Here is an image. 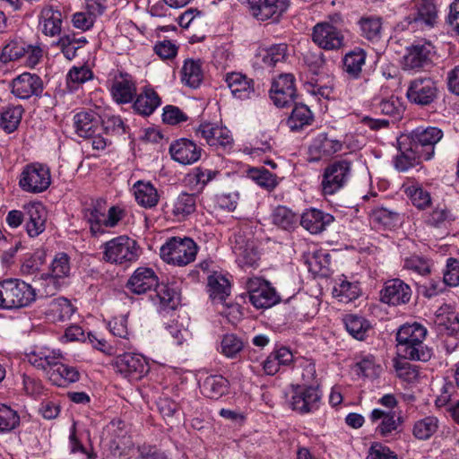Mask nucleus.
Instances as JSON below:
<instances>
[{
  "mask_svg": "<svg viewBox=\"0 0 459 459\" xmlns=\"http://www.w3.org/2000/svg\"><path fill=\"white\" fill-rule=\"evenodd\" d=\"M427 333V328L417 322L400 326L396 333L398 356L409 360H429L433 351L424 342Z\"/></svg>",
  "mask_w": 459,
  "mask_h": 459,
  "instance_id": "1",
  "label": "nucleus"
},
{
  "mask_svg": "<svg viewBox=\"0 0 459 459\" xmlns=\"http://www.w3.org/2000/svg\"><path fill=\"white\" fill-rule=\"evenodd\" d=\"M35 299V289L25 281L13 278L0 281V308L16 309L24 307Z\"/></svg>",
  "mask_w": 459,
  "mask_h": 459,
  "instance_id": "2",
  "label": "nucleus"
},
{
  "mask_svg": "<svg viewBox=\"0 0 459 459\" xmlns=\"http://www.w3.org/2000/svg\"><path fill=\"white\" fill-rule=\"evenodd\" d=\"M102 259L112 264H127L140 256L137 242L126 235H121L105 242L101 246Z\"/></svg>",
  "mask_w": 459,
  "mask_h": 459,
  "instance_id": "3",
  "label": "nucleus"
},
{
  "mask_svg": "<svg viewBox=\"0 0 459 459\" xmlns=\"http://www.w3.org/2000/svg\"><path fill=\"white\" fill-rule=\"evenodd\" d=\"M197 251V245L192 238L173 237L161 246L160 255L169 264L186 266L195 261Z\"/></svg>",
  "mask_w": 459,
  "mask_h": 459,
  "instance_id": "4",
  "label": "nucleus"
},
{
  "mask_svg": "<svg viewBox=\"0 0 459 459\" xmlns=\"http://www.w3.org/2000/svg\"><path fill=\"white\" fill-rule=\"evenodd\" d=\"M352 176L350 160H340L328 164L321 176L320 187L323 195H333L344 188Z\"/></svg>",
  "mask_w": 459,
  "mask_h": 459,
  "instance_id": "5",
  "label": "nucleus"
},
{
  "mask_svg": "<svg viewBox=\"0 0 459 459\" xmlns=\"http://www.w3.org/2000/svg\"><path fill=\"white\" fill-rule=\"evenodd\" d=\"M18 185L26 193L40 194L45 192L51 185L49 167L39 162L25 165L19 175Z\"/></svg>",
  "mask_w": 459,
  "mask_h": 459,
  "instance_id": "6",
  "label": "nucleus"
},
{
  "mask_svg": "<svg viewBox=\"0 0 459 459\" xmlns=\"http://www.w3.org/2000/svg\"><path fill=\"white\" fill-rule=\"evenodd\" d=\"M321 401L322 394L317 387L303 384L292 386L289 403L293 411L308 414L319 409Z\"/></svg>",
  "mask_w": 459,
  "mask_h": 459,
  "instance_id": "7",
  "label": "nucleus"
},
{
  "mask_svg": "<svg viewBox=\"0 0 459 459\" xmlns=\"http://www.w3.org/2000/svg\"><path fill=\"white\" fill-rule=\"evenodd\" d=\"M114 368L128 381H137L148 374L150 364L148 359L140 353L125 352L115 359Z\"/></svg>",
  "mask_w": 459,
  "mask_h": 459,
  "instance_id": "8",
  "label": "nucleus"
},
{
  "mask_svg": "<svg viewBox=\"0 0 459 459\" xmlns=\"http://www.w3.org/2000/svg\"><path fill=\"white\" fill-rule=\"evenodd\" d=\"M250 303L256 308H268L279 302V296L271 283L264 279L253 277L247 281Z\"/></svg>",
  "mask_w": 459,
  "mask_h": 459,
  "instance_id": "9",
  "label": "nucleus"
},
{
  "mask_svg": "<svg viewBox=\"0 0 459 459\" xmlns=\"http://www.w3.org/2000/svg\"><path fill=\"white\" fill-rule=\"evenodd\" d=\"M70 274V257L65 253H57L50 263L48 273L41 276V279L47 281L49 287V290H46L45 292L52 294L53 291L65 284Z\"/></svg>",
  "mask_w": 459,
  "mask_h": 459,
  "instance_id": "10",
  "label": "nucleus"
},
{
  "mask_svg": "<svg viewBox=\"0 0 459 459\" xmlns=\"http://www.w3.org/2000/svg\"><path fill=\"white\" fill-rule=\"evenodd\" d=\"M43 91V81L36 74L24 72L14 77L11 82L12 93L15 98L20 100L40 97Z\"/></svg>",
  "mask_w": 459,
  "mask_h": 459,
  "instance_id": "11",
  "label": "nucleus"
},
{
  "mask_svg": "<svg viewBox=\"0 0 459 459\" xmlns=\"http://www.w3.org/2000/svg\"><path fill=\"white\" fill-rule=\"evenodd\" d=\"M442 137L443 132L437 127H417L411 134V143L420 150L424 160H429L434 157L435 145Z\"/></svg>",
  "mask_w": 459,
  "mask_h": 459,
  "instance_id": "12",
  "label": "nucleus"
},
{
  "mask_svg": "<svg viewBox=\"0 0 459 459\" xmlns=\"http://www.w3.org/2000/svg\"><path fill=\"white\" fill-rule=\"evenodd\" d=\"M68 447L71 454H79L83 459H95L90 430L82 424L74 422L69 429Z\"/></svg>",
  "mask_w": 459,
  "mask_h": 459,
  "instance_id": "13",
  "label": "nucleus"
},
{
  "mask_svg": "<svg viewBox=\"0 0 459 459\" xmlns=\"http://www.w3.org/2000/svg\"><path fill=\"white\" fill-rule=\"evenodd\" d=\"M136 81L127 74L119 72L109 81V91L113 100L117 104H127L136 96Z\"/></svg>",
  "mask_w": 459,
  "mask_h": 459,
  "instance_id": "14",
  "label": "nucleus"
},
{
  "mask_svg": "<svg viewBox=\"0 0 459 459\" xmlns=\"http://www.w3.org/2000/svg\"><path fill=\"white\" fill-rule=\"evenodd\" d=\"M313 41L325 50H338L344 46L342 32L330 22H319L313 28Z\"/></svg>",
  "mask_w": 459,
  "mask_h": 459,
  "instance_id": "15",
  "label": "nucleus"
},
{
  "mask_svg": "<svg viewBox=\"0 0 459 459\" xmlns=\"http://www.w3.org/2000/svg\"><path fill=\"white\" fill-rule=\"evenodd\" d=\"M269 93L273 104L279 108L291 104L296 98L294 76L290 74L278 76L272 82Z\"/></svg>",
  "mask_w": 459,
  "mask_h": 459,
  "instance_id": "16",
  "label": "nucleus"
},
{
  "mask_svg": "<svg viewBox=\"0 0 459 459\" xmlns=\"http://www.w3.org/2000/svg\"><path fill=\"white\" fill-rule=\"evenodd\" d=\"M195 135L210 146H230L233 143L230 130L219 123L203 122L195 128Z\"/></svg>",
  "mask_w": 459,
  "mask_h": 459,
  "instance_id": "17",
  "label": "nucleus"
},
{
  "mask_svg": "<svg viewBox=\"0 0 459 459\" xmlns=\"http://www.w3.org/2000/svg\"><path fill=\"white\" fill-rule=\"evenodd\" d=\"M437 94V84L429 77L412 81L406 92V96L411 102L421 106H426L433 102Z\"/></svg>",
  "mask_w": 459,
  "mask_h": 459,
  "instance_id": "18",
  "label": "nucleus"
},
{
  "mask_svg": "<svg viewBox=\"0 0 459 459\" xmlns=\"http://www.w3.org/2000/svg\"><path fill=\"white\" fill-rule=\"evenodd\" d=\"M411 297V289L400 279H391L385 282L380 291V300L391 306L406 304Z\"/></svg>",
  "mask_w": 459,
  "mask_h": 459,
  "instance_id": "19",
  "label": "nucleus"
},
{
  "mask_svg": "<svg viewBox=\"0 0 459 459\" xmlns=\"http://www.w3.org/2000/svg\"><path fill=\"white\" fill-rule=\"evenodd\" d=\"M435 55L433 45L429 41H419L407 48L403 57L406 69H418L428 65Z\"/></svg>",
  "mask_w": 459,
  "mask_h": 459,
  "instance_id": "20",
  "label": "nucleus"
},
{
  "mask_svg": "<svg viewBox=\"0 0 459 459\" xmlns=\"http://www.w3.org/2000/svg\"><path fill=\"white\" fill-rule=\"evenodd\" d=\"M169 153L175 161L182 165H191L200 160L202 148L192 140L181 138L170 144Z\"/></svg>",
  "mask_w": 459,
  "mask_h": 459,
  "instance_id": "21",
  "label": "nucleus"
},
{
  "mask_svg": "<svg viewBox=\"0 0 459 459\" xmlns=\"http://www.w3.org/2000/svg\"><path fill=\"white\" fill-rule=\"evenodd\" d=\"M232 250L238 264L244 270L258 266L259 253L253 241L246 240L242 236H235Z\"/></svg>",
  "mask_w": 459,
  "mask_h": 459,
  "instance_id": "22",
  "label": "nucleus"
},
{
  "mask_svg": "<svg viewBox=\"0 0 459 459\" xmlns=\"http://www.w3.org/2000/svg\"><path fill=\"white\" fill-rule=\"evenodd\" d=\"M300 225L311 234H319L333 221V216L316 208L306 209L300 215Z\"/></svg>",
  "mask_w": 459,
  "mask_h": 459,
  "instance_id": "23",
  "label": "nucleus"
},
{
  "mask_svg": "<svg viewBox=\"0 0 459 459\" xmlns=\"http://www.w3.org/2000/svg\"><path fill=\"white\" fill-rule=\"evenodd\" d=\"M159 284V280L154 271L148 267H139L130 276L127 288L134 294L146 293Z\"/></svg>",
  "mask_w": 459,
  "mask_h": 459,
  "instance_id": "24",
  "label": "nucleus"
},
{
  "mask_svg": "<svg viewBox=\"0 0 459 459\" xmlns=\"http://www.w3.org/2000/svg\"><path fill=\"white\" fill-rule=\"evenodd\" d=\"M26 221V231L30 237H38L45 230L47 212L44 205L39 202H33L23 207Z\"/></svg>",
  "mask_w": 459,
  "mask_h": 459,
  "instance_id": "25",
  "label": "nucleus"
},
{
  "mask_svg": "<svg viewBox=\"0 0 459 459\" xmlns=\"http://www.w3.org/2000/svg\"><path fill=\"white\" fill-rule=\"evenodd\" d=\"M251 14L258 21H278L288 9V2H246Z\"/></svg>",
  "mask_w": 459,
  "mask_h": 459,
  "instance_id": "26",
  "label": "nucleus"
},
{
  "mask_svg": "<svg viewBox=\"0 0 459 459\" xmlns=\"http://www.w3.org/2000/svg\"><path fill=\"white\" fill-rule=\"evenodd\" d=\"M342 149V143L325 134H318L309 146L310 160L314 161L320 160L329 157Z\"/></svg>",
  "mask_w": 459,
  "mask_h": 459,
  "instance_id": "27",
  "label": "nucleus"
},
{
  "mask_svg": "<svg viewBox=\"0 0 459 459\" xmlns=\"http://www.w3.org/2000/svg\"><path fill=\"white\" fill-rule=\"evenodd\" d=\"M288 47L284 43L259 48L255 56V64L261 68H273L287 57Z\"/></svg>",
  "mask_w": 459,
  "mask_h": 459,
  "instance_id": "28",
  "label": "nucleus"
},
{
  "mask_svg": "<svg viewBox=\"0 0 459 459\" xmlns=\"http://www.w3.org/2000/svg\"><path fill=\"white\" fill-rule=\"evenodd\" d=\"M28 361L35 368L42 369L48 373L57 365L63 356L59 350H54L48 347L37 348L27 355Z\"/></svg>",
  "mask_w": 459,
  "mask_h": 459,
  "instance_id": "29",
  "label": "nucleus"
},
{
  "mask_svg": "<svg viewBox=\"0 0 459 459\" xmlns=\"http://www.w3.org/2000/svg\"><path fill=\"white\" fill-rule=\"evenodd\" d=\"M361 295V288L359 281H351L345 275H341L334 280L333 296L339 302L350 303Z\"/></svg>",
  "mask_w": 459,
  "mask_h": 459,
  "instance_id": "30",
  "label": "nucleus"
},
{
  "mask_svg": "<svg viewBox=\"0 0 459 459\" xmlns=\"http://www.w3.org/2000/svg\"><path fill=\"white\" fill-rule=\"evenodd\" d=\"M63 24L62 13L50 5L45 6L39 15V29L48 37H56L61 33Z\"/></svg>",
  "mask_w": 459,
  "mask_h": 459,
  "instance_id": "31",
  "label": "nucleus"
},
{
  "mask_svg": "<svg viewBox=\"0 0 459 459\" xmlns=\"http://www.w3.org/2000/svg\"><path fill=\"white\" fill-rule=\"evenodd\" d=\"M225 82L235 99L247 100L254 94L253 81L240 73L228 74Z\"/></svg>",
  "mask_w": 459,
  "mask_h": 459,
  "instance_id": "32",
  "label": "nucleus"
},
{
  "mask_svg": "<svg viewBox=\"0 0 459 459\" xmlns=\"http://www.w3.org/2000/svg\"><path fill=\"white\" fill-rule=\"evenodd\" d=\"M132 193L136 203L143 208H153L160 200L158 190L149 181H136L132 186Z\"/></svg>",
  "mask_w": 459,
  "mask_h": 459,
  "instance_id": "33",
  "label": "nucleus"
},
{
  "mask_svg": "<svg viewBox=\"0 0 459 459\" xmlns=\"http://www.w3.org/2000/svg\"><path fill=\"white\" fill-rule=\"evenodd\" d=\"M421 160L422 152L410 142L408 145L400 143L394 163L397 170L404 172L418 165Z\"/></svg>",
  "mask_w": 459,
  "mask_h": 459,
  "instance_id": "34",
  "label": "nucleus"
},
{
  "mask_svg": "<svg viewBox=\"0 0 459 459\" xmlns=\"http://www.w3.org/2000/svg\"><path fill=\"white\" fill-rule=\"evenodd\" d=\"M369 419L372 423H377V431L382 437L389 436L396 430L399 424V417L393 411L374 409L369 415Z\"/></svg>",
  "mask_w": 459,
  "mask_h": 459,
  "instance_id": "35",
  "label": "nucleus"
},
{
  "mask_svg": "<svg viewBox=\"0 0 459 459\" xmlns=\"http://www.w3.org/2000/svg\"><path fill=\"white\" fill-rule=\"evenodd\" d=\"M230 382L221 375L207 376L201 383V393L207 398L218 400L228 394Z\"/></svg>",
  "mask_w": 459,
  "mask_h": 459,
  "instance_id": "36",
  "label": "nucleus"
},
{
  "mask_svg": "<svg viewBox=\"0 0 459 459\" xmlns=\"http://www.w3.org/2000/svg\"><path fill=\"white\" fill-rule=\"evenodd\" d=\"M231 290V283L228 275L219 272L208 277V291L213 301L224 302Z\"/></svg>",
  "mask_w": 459,
  "mask_h": 459,
  "instance_id": "37",
  "label": "nucleus"
},
{
  "mask_svg": "<svg viewBox=\"0 0 459 459\" xmlns=\"http://www.w3.org/2000/svg\"><path fill=\"white\" fill-rule=\"evenodd\" d=\"M180 79L184 85L192 89L198 88L204 80L202 61L200 59H186L181 68Z\"/></svg>",
  "mask_w": 459,
  "mask_h": 459,
  "instance_id": "38",
  "label": "nucleus"
},
{
  "mask_svg": "<svg viewBox=\"0 0 459 459\" xmlns=\"http://www.w3.org/2000/svg\"><path fill=\"white\" fill-rule=\"evenodd\" d=\"M153 302L160 312H168L175 309L179 304V293L168 284H158Z\"/></svg>",
  "mask_w": 459,
  "mask_h": 459,
  "instance_id": "39",
  "label": "nucleus"
},
{
  "mask_svg": "<svg viewBox=\"0 0 459 459\" xmlns=\"http://www.w3.org/2000/svg\"><path fill=\"white\" fill-rule=\"evenodd\" d=\"M161 104L158 93L150 87H145L140 94H136L134 109L140 115H152Z\"/></svg>",
  "mask_w": 459,
  "mask_h": 459,
  "instance_id": "40",
  "label": "nucleus"
},
{
  "mask_svg": "<svg viewBox=\"0 0 459 459\" xmlns=\"http://www.w3.org/2000/svg\"><path fill=\"white\" fill-rule=\"evenodd\" d=\"M74 311L75 307L69 299L58 297L48 303L46 316L50 321L59 322L70 319Z\"/></svg>",
  "mask_w": 459,
  "mask_h": 459,
  "instance_id": "41",
  "label": "nucleus"
},
{
  "mask_svg": "<svg viewBox=\"0 0 459 459\" xmlns=\"http://www.w3.org/2000/svg\"><path fill=\"white\" fill-rule=\"evenodd\" d=\"M49 381L56 386H65L68 384L77 382L80 373L76 368L57 362L52 370L47 373Z\"/></svg>",
  "mask_w": 459,
  "mask_h": 459,
  "instance_id": "42",
  "label": "nucleus"
},
{
  "mask_svg": "<svg viewBox=\"0 0 459 459\" xmlns=\"http://www.w3.org/2000/svg\"><path fill=\"white\" fill-rule=\"evenodd\" d=\"M402 188L412 205L418 209L424 210L430 205V194L419 183L408 181L403 184Z\"/></svg>",
  "mask_w": 459,
  "mask_h": 459,
  "instance_id": "43",
  "label": "nucleus"
},
{
  "mask_svg": "<svg viewBox=\"0 0 459 459\" xmlns=\"http://www.w3.org/2000/svg\"><path fill=\"white\" fill-rule=\"evenodd\" d=\"M373 105L376 112L399 118L403 112V104L400 98L391 95L386 98H375Z\"/></svg>",
  "mask_w": 459,
  "mask_h": 459,
  "instance_id": "44",
  "label": "nucleus"
},
{
  "mask_svg": "<svg viewBox=\"0 0 459 459\" xmlns=\"http://www.w3.org/2000/svg\"><path fill=\"white\" fill-rule=\"evenodd\" d=\"M74 128L80 137L92 136L99 129V120L92 112H80L74 117Z\"/></svg>",
  "mask_w": 459,
  "mask_h": 459,
  "instance_id": "45",
  "label": "nucleus"
},
{
  "mask_svg": "<svg viewBox=\"0 0 459 459\" xmlns=\"http://www.w3.org/2000/svg\"><path fill=\"white\" fill-rule=\"evenodd\" d=\"M343 323L347 332L359 341L365 340L371 329L370 323L365 317L354 314L346 315Z\"/></svg>",
  "mask_w": 459,
  "mask_h": 459,
  "instance_id": "46",
  "label": "nucleus"
},
{
  "mask_svg": "<svg viewBox=\"0 0 459 459\" xmlns=\"http://www.w3.org/2000/svg\"><path fill=\"white\" fill-rule=\"evenodd\" d=\"M83 216L90 226L92 235L96 236L105 231V209L101 203L97 202L86 208L83 212Z\"/></svg>",
  "mask_w": 459,
  "mask_h": 459,
  "instance_id": "47",
  "label": "nucleus"
},
{
  "mask_svg": "<svg viewBox=\"0 0 459 459\" xmlns=\"http://www.w3.org/2000/svg\"><path fill=\"white\" fill-rule=\"evenodd\" d=\"M272 223L279 229L291 230L297 226L299 217L290 208L279 205L271 213Z\"/></svg>",
  "mask_w": 459,
  "mask_h": 459,
  "instance_id": "48",
  "label": "nucleus"
},
{
  "mask_svg": "<svg viewBox=\"0 0 459 459\" xmlns=\"http://www.w3.org/2000/svg\"><path fill=\"white\" fill-rule=\"evenodd\" d=\"M88 12H79L73 16V25L83 31L90 30L94 23L95 17L103 13L105 7L100 2H92L88 5Z\"/></svg>",
  "mask_w": 459,
  "mask_h": 459,
  "instance_id": "49",
  "label": "nucleus"
},
{
  "mask_svg": "<svg viewBox=\"0 0 459 459\" xmlns=\"http://www.w3.org/2000/svg\"><path fill=\"white\" fill-rule=\"evenodd\" d=\"M367 53L364 49L357 48L343 57L344 71L352 78H358L365 65Z\"/></svg>",
  "mask_w": 459,
  "mask_h": 459,
  "instance_id": "50",
  "label": "nucleus"
},
{
  "mask_svg": "<svg viewBox=\"0 0 459 459\" xmlns=\"http://www.w3.org/2000/svg\"><path fill=\"white\" fill-rule=\"evenodd\" d=\"M313 119V115L307 106L303 104L295 105L288 120L287 126L291 131H299L308 126Z\"/></svg>",
  "mask_w": 459,
  "mask_h": 459,
  "instance_id": "51",
  "label": "nucleus"
},
{
  "mask_svg": "<svg viewBox=\"0 0 459 459\" xmlns=\"http://www.w3.org/2000/svg\"><path fill=\"white\" fill-rule=\"evenodd\" d=\"M23 114L22 106H10L0 116V127L7 134L14 132L21 123Z\"/></svg>",
  "mask_w": 459,
  "mask_h": 459,
  "instance_id": "52",
  "label": "nucleus"
},
{
  "mask_svg": "<svg viewBox=\"0 0 459 459\" xmlns=\"http://www.w3.org/2000/svg\"><path fill=\"white\" fill-rule=\"evenodd\" d=\"M244 349V342L234 333H227L221 337L218 351L229 359H236Z\"/></svg>",
  "mask_w": 459,
  "mask_h": 459,
  "instance_id": "53",
  "label": "nucleus"
},
{
  "mask_svg": "<svg viewBox=\"0 0 459 459\" xmlns=\"http://www.w3.org/2000/svg\"><path fill=\"white\" fill-rule=\"evenodd\" d=\"M438 20V11L434 2H421L418 7L414 22L427 27H434Z\"/></svg>",
  "mask_w": 459,
  "mask_h": 459,
  "instance_id": "54",
  "label": "nucleus"
},
{
  "mask_svg": "<svg viewBox=\"0 0 459 459\" xmlns=\"http://www.w3.org/2000/svg\"><path fill=\"white\" fill-rule=\"evenodd\" d=\"M436 322L444 326L451 334L459 331V315L448 306L442 307L437 310Z\"/></svg>",
  "mask_w": 459,
  "mask_h": 459,
  "instance_id": "55",
  "label": "nucleus"
},
{
  "mask_svg": "<svg viewBox=\"0 0 459 459\" xmlns=\"http://www.w3.org/2000/svg\"><path fill=\"white\" fill-rule=\"evenodd\" d=\"M196 198L195 195L181 193L173 204L174 215L185 218L195 211Z\"/></svg>",
  "mask_w": 459,
  "mask_h": 459,
  "instance_id": "56",
  "label": "nucleus"
},
{
  "mask_svg": "<svg viewBox=\"0 0 459 459\" xmlns=\"http://www.w3.org/2000/svg\"><path fill=\"white\" fill-rule=\"evenodd\" d=\"M216 175V171L196 168L187 176V181L193 190L201 192Z\"/></svg>",
  "mask_w": 459,
  "mask_h": 459,
  "instance_id": "57",
  "label": "nucleus"
},
{
  "mask_svg": "<svg viewBox=\"0 0 459 459\" xmlns=\"http://www.w3.org/2000/svg\"><path fill=\"white\" fill-rule=\"evenodd\" d=\"M438 420L434 416H428L415 422L413 435L418 439H429L437 429Z\"/></svg>",
  "mask_w": 459,
  "mask_h": 459,
  "instance_id": "58",
  "label": "nucleus"
},
{
  "mask_svg": "<svg viewBox=\"0 0 459 459\" xmlns=\"http://www.w3.org/2000/svg\"><path fill=\"white\" fill-rule=\"evenodd\" d=\"M359 23L362 35L367 39L374 41L380 39L382 22L379 17H363Z\"/></svg>",
  "mask_w": 459,
  "mask_h": 459,
  "instance_id": "59",
  "label": "nucleus"
},
{
  "mask_svg": "<svg viewBox=\"0 0 459 459\" xmlns=\"http://www.w3.org/2000/svg\"><path fill=\"white\" fill-rule=\"evenodd\" d=\"M93 73L87 65L73 66L67 74V84L71 89H77L80 85L91 80Z\"/></svg>",
  "mask_w": 459,
  "mask_h": 459,
  "instance_id": "60",
  "label": "nucleus"
},
{
  "mask_svg": "<svg viewBox=\"0 0 459 459\" xmlns=\"http://www.w3.org/2000/svg\"><path fill=\"white\" fill-rule=\"evenodd\" d=\"M20 424V416L15 410L0 403V433H7Z\"/></svg>",
  "mask_w": 459,
  "mask_h": 459,
  "instance_id": "61",
  "label": "nucleus"
},
{
  "mask_svg": "<svg viewBox=\"0 0 459 459\" xmlns=\"http://www.w3.org/2000/svg\"><path fill=\"white\" fill-rule=\"evenodd\" d=\"M249 178L255 181L259 186L273 190L277 186L274 174L263 168H253L247 172Z\"/></svg>",
  "mask_w": 459,
  "mask_h": 459,
  "instance_id": "62",
  "label": "nucleus"
},
{
  "mask_svg": "<svg viewBox=\"0 0 459 459\" xmlns=\"http://www.w3.org/2000/svg\"><path fill=\"white\" fill-rule=\"evenodd\" d=\"M430 262L420 255H411L403 261V268L419 275H427L430 272Z\"/></svg>",
  "mask_w": 459,
  "mask_h": 459,
  "instance_id": "63",
  "label": "nucleus"
},
{
  "mask_svg": "<svg viewBox=\"0 0 459 459\" xmlns=\"http://www.w3.org/2000/svg\"><path fill=\"white\" fill-rule=\"evenodd\" d=\"M128 459H168V456L156 447L144 444L133 450Z\"/></svg>",
  "mask_w": 459,
  "mask_h": 459,
  "instance_id": "64",
  "label": "nucleus"
}]
</instances>
